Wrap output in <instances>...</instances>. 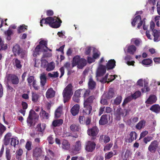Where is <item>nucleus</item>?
I'll return each instance as SVG.
<instances>
[{"instance_id": "1", "label": "nucleus", "mask_w": 160, "mask_h": 160, "mask_svg": "<svg viewBox=\"0 0 160 160\" xmlns=\"http://www.w3.org/2000/svg\"><path fill=\"white\" fill-rule=\"evenodd\" d=\"M58 21H57L56 19H55L52 17H48L46 18L45 19H42L40 21L41 26H42V23L43 22H44L45 24H48L49 25L54 28H58L60 26V23L62 21L60 19H58Z\"/></svg>"}, {"instance_id": "2", "label": "nucleus", "mask_w": 160, "mask_h": 160, "mask_svg": "<svg viewBox=\"0 0 160 160\" xmlns=\"http://www.w3.org/2000/svg\"><path fill=\"white\" fill-rule=\"evenodd\" d=\"M87 64V60L85 59L81 58L79 56H76L73 58V66H77L79 69H82Z\"/></svg>"}, {"instance_id": "3", "label": "nucleus", "mask_w": 160, "mask_h": 160, "mask_svg": "<svg viewBox=\"0 0 160 160\" xmlns=\"http://www.w3.org/2000/svg\"><path fill=\"white\" fill-rule=\"evenodd\" d=\"M72 84H69L63 90L62 95L64 103L67 102L71 98L72 95Z\"/></svg>"}, {"instance_id": "4", "label": "nucleus", "mask_w": 160, "mask_h": 160, "mask_svg": "<svg viewBox=\"0 0 160 160\" xmlns=\"http://www.w3.org/2000/svg\"><path fill=\"white\" fill-rule=\"evenodd\" d=\"M38 117V115L33 110H31L27 120L28 125L30 127L34 126L35 123V120L37 119Z\"/></svg>"}, {"instance_id": "5", "label": "nucleus", "mask_w": 160, "mask_h": 160, "mask_svg": "<svg viewBox=\"0 0 160 160\" xmlns=\"http://www.w3.org/2000/svg\"><path fill=\"white\" fill-rule=\"evenodd\" d=\"M159 145L157 140L152 141L148 147V150L151 153H155L157 151Z\"/></svg>"}, {"instance_id": "6", "label": "nucleus", "mask_w": 160, "mask_h": 160, "mask_svg": "<svg viewBox=\"0 0 160 160\" xmlns=\"http://www.w3.org/2000/svg\"><path fill=\"white\" fill-rule=\"evenodd\" d=\"M12 51L15 55H19L22 58L24 56L23 54H24V52H22L20 47L19 45L16 44L13 47Z\"/></svg>"}, {"instance_id": "7", "label": "nucleus", "mask_w": 160, "mask_h": 160, "mask_svg": "<svg viewBox=\"0 0 160 160\" xmlns=\"http://www.w3.org/2000/svg\"><path fill=\"white\" fill-rule=\"evenodd\" d=\"M136 23H138L137 28L139 29L143 23V21L141 20V17L140 15L136 16L132 21L131 24L132 26H134Z\"/></svg>"}, {"instance_id": "8", "label": "nucleus", "mask_w": 160, "mask_h": 160, "mask_svg": "<svg viewBox=\"0 0 160 160\" xmlns=\"http://www.w3.org/2000/svg\"><path fill=\"white\" fill-rule=\"evenodd\" d=\"M92 107L91 105L84 104V109L83 110V114L84 115H88L91 116L92 115Z\"/></svg>"}, {"instance_id": "9", "label": "nucleus", "mask_w": 160, "mask_h": 160, "mask_svg": "<svg viewBox=\"0 0 160 160\" xmlns=\"http://www.w3.org/2000/svg\"><path fill=\"white\" fill-rule=\"evenodd\" d=\"M96 145L94 142L89 141L87 143L86 149L88 152H92L95 149Z\"/></svg>"}, {"instance_id": "10", "label": "nucleus", "mask_w": 160, "mask_h": 160, "mask_svg": "<svg viewBox=\"0 0 160 160\" xmlns=\"http://www.w3.org/2000/svg\"><path fill=\"white\" fill-rule=\"evenodd\" d=\"M106 67L102 65H99L97 72V76L100 77L103 75L106 72Z\"/></svg>"}, {"instance_id": "11", "label": "nucleus", "mask_w": 160, "mask_h": 160, "mask_svg": "<svg viewBox=\"0 0 160 160\" xmlns=\"http://www.w3.org/2000/svg\"><path fill=\"white\" fill-rule=\"evenodd\" d=\"M105 95L106 98L108 99H110L115 96L114 90L112 88H109L108 92L105 93Z\"/></svg>"}, {"instance_id": "12", "label": "nucleus", "mask_w": 160, "mask_h": 160, "mask_svg": "<svg viewBox=\"0 0 160 160\" xmlns=\"http://www.w3.org/2000/svg\"><path fill=\"white\" fill-rule=\"evenodd\" d=\"M98 132V129L96 127H94L92 128L88 129V133L89 136L94 137L96 136Z\"/></svg>"}, {"instance_id": "13", "label": "nucleus", "mask_w": 160, "mask_h": 160, "mask_svg": "<svg viewBox=\"0 0 160 160\" xmlns=\"http://www.w3.org/2000/svg\"><path fill=\"white\" fill-rule=\"evenodd\" d=\"M8 80L11 81L12 83L13 84H18L19 83V79L17 76L14 75H10Z\"/></svg>"}, {"instance_id": "14", "label": "nucleus", "mask_w": 160, "mask_h": 160, "mask_svg": "<svg viewBox=\"0 0 160 160\" xmlns=\"http://www.w3.org/2000/svg\"><path fill=\"white\" fill-rule=\"evenodd\" d=\"M40 44L38 45L40 46V48L41 50V51L46 52V50L45 48L48 49L47 47V41L44 40H42L39 42Z\"/></svg>"}, {"instance_id": "15", "label": "nucleus", "mask_w": 160, "mask_h": 160, "mask_svg": "<svg viewBox=\"0 0 160 160\" xmlns=\"http://www.w3.org/2000/svg\"><path fill=\"white\" fill-rule=\"evenodd\" d=\"M108 74H107L103 78L101 82L103 83L107 82L108 83L112 80H114L115 78V76L110 75L109 78H108Z\"/></svg>"}, {"instance_id": "16", "label": "nucleus", "mask_w": 160, "mask_h": 160, "mask_svg": "<svg viewBox=\"0 0 160 160\" xmlns=\"http://www.w3.org/2000/svg\"><path fill=\"white\" fill-rule=\"evenodd\" d=\"M117 154V152L116 150H113V151H110L105 153V160H108L111 158L114 155Z\"/></svg>"}, {"instance_id": "17", "label": "nucleus", "mask_w": 160, "mask_h": 160, "mask_svg": "<svg viewBox=\"0 0 160 160\" xmlns=\"http://www.w3.org/2000/svg\"><path fill=\"white\" fill-rule=\"evenodd\" d=\"M108 117L107 115L105 114L102 115L99 121L100 124L104 125L107 123L108 122Z\"/></svg>"}, {"instance_id": "18", "label": "nucleus", "mask_w": 160, "mask_h": 160, "mask_svg": "<svg viewBox=\"0 0 160 160\" xmlns=\"http://www.w3.org/2000/svg\"><path fill=\"white\" fill-rule=\"evenodd\" d=\"M79 106L78 104L74 105L71 110V112L73 116H75L77 114L79 111Z\"/></svg>"}, {"instance_id": "19", "label": "nucleus", "mask_w": 160, "mask_h": 160, "mask_svg": "<svg viewBox=\"0 0 160 160\" xmlns=\"http://www.w3.org/2000/svg\"><path fill=\"white\" fill-rule=\"evenodd\" d=\"M12 134L10 133H7L4 136L3 139V143L4 144L7 146L9 143L10 140L11 138Z\"/></svg>"}, {"instance_id": "20", "label": "nucleus", "mask_w": 160, "mask_h": 160, "mask_svg": "<svg viewBox=\"0 0 160 160\" xmlns=\"http://www.w3.org/2000/svg\"><path fill=\"white\" fill-rule=\"evenodd\" d=\"M62 147L65 150H68L70 148V144L66 140H63L62 142Z\"/></svg>"}, {"instance_id": "21", "label": "nucleus", "mask_w": 160, "mask_h": 160, "mask_svg": "<svg viewBox=\"0 0 160 160\" xmlns=\"http://www.w3.org/2000/svg\"><path fill=\"white\" fill-rule=\"evenodd\" d=\"M153 36L154 37V41L155 42H158L160 40L159 37L160 36V32L156 29H154L152 31Z\"/></svg>"}, {"instance_id": "22", "label": "nucleus", "mask_w": 160, "mask_h": 160, "mask_svg": "<svg viewBox=\"0 0 160 160\" xmlns=\"http://www.w3.org/2000/svg\"><path fill=\"white\" fill-rule=\"evenodd\" d=\"M95 97L93 96H91L89 97L88 98L84 99V104L91 105Z\"/></svg>"}, {"instance_id": "23", "label": "nucleus", "mask_w": 160, "mask_h": 160, "mask_svg": "<svg viewBox=\"0 0 160 160\" xmlns=\"http://www.w3.org/2000/svg\"><path fill=\"white\" fill-rule=\"evenodd\" d=\"M157 99V98L155 95H151L146 101V103L148 104H152L156 102Z\"/></svg>"}, {"instance_id": "24", "label": "nucleus", "mask_w": 160, "mask_h": 160, "mask_svg": "<svg viewBox=\"0 0 160 160\" xmlns=\"http://www.w3.org/2000/svg\"><path fill=\"white\" fill-rule=\"evenodd\" d=\"M42 150L40 148H36L33 151V155L35 157H38L41 155Z\"/></svg>"}, {"instance_id": "25", "label": "nucleus", "mask_w": 160, "mask_h": 160, "mask_svg": "<svg viewBox=\"0 0 160 160\" xmlns=\"http://www.w3.org/2000/svg\"><path fill=\"white\" fill-rule=\"evenodd\" d=\"M116 62L114 59L109 60L107 64V67L108 69H112L116 66Z\"/></svg>"}, {"instance_id": "26", "label": "nucleus", "mask_w": 160, "mask_h": 160, "mask_svg": "<svg viewBox=\"0 0 160 160\" xmlns=\"http://www.w3.org/2000/svg\"><path fill=\"white\" fill-rule=\"evenodd\" d=\"M55 92L52 88L49 89L46 93V97L47 98H50L53 97L55 95Z\"/></svg>"}, {"instance_id": "27", "label": "nucleus", "mask_w": 160, "mask_h": 160, "mask_svg": "<svg viewBox=\"0 0 160 160\" xmlns=\"http://www.w3.org/2000/svg\"><path fill=\"white\" fill-rule=\"evenodd\" d=\"M130 137L128 139V142H132L134 140H136L137 137V134L135 132H132L129 134Z\"/></svg>"}, {"instance_id": "28", "label": "nucleus", "mask_w": 160, "mask_h": 160, "mask_svg": "<svg viewBox=\"0 0 160 160\" xmlns=\"http://www.w3.org/2000/svg\"><path fill=\"white\" fill-rule=\"evenodd\" d=\"M12 62L14 66H15L18 68H21L22 66L21 64V62L17 58L13 59Z\"/></svg>"}, {"instance_id": "29", "label": "nucleus", "mask_w": 160, "mask_h": 160, "mask_svg": "<svg viewBox=\"0 0 160 160\" xmlns=\"http://www.w3.org/2000/svg\"><path fill=\"white\" fill-rule=\"evenodd\" d=\"M40 79L41 84L43 87L44 86L47 80V78L45 74L43 73L41 74Z\"/></svg>"}, {"instance_id": "30", "label": "nucleus", "mask_w": 160, "mask_h": 160, "mask_svg": "<svg viewBox=\"0 0 160 160\" xmlns=\"http://www.w3.org/2000/svg\"><path fill=\"white\" fill-rule=\"evenodd\" d=\"M63 122V120L59 119L54 120L52 122V125L54 127L59 126L62 125Z\"/></svg>"}, {"instance_id": "31", "label": "nucleus", "mask_w": 160, "mask_h": 160, "mask_svg": "<svg viewBox=\"0 0 160 160\" xmlns=\"http://www.w3.org/2000/svg\"><path fill=\"white\" fill-rule=\"evenodd\" d=\"M103 139V141L105 143H108L110 141V138L109 136L106 135L104 136L103 135L101 136L99 140L101 142H102Z\"/></svg>"}, {"instance_id": "32", "label": "nucleus", "mask_w": 160, "mask_h": 160, "mask_svg": "<svg viewBox=\"0 0 160 160\" xmlns=\"http://www.w3.org/2000/svg\"><path fill=\"white\" fill-rule=\"evenodd\" d=\"M55 67V64L53 62H52L49 63H48L46 66V70L48 71H50L53 70Z\"/></svg>"}, {"instance_id": "33", "label": "nucleus", "mask_w": 160, "mask_h": 160, "mask_svg": "<svg viewBox=\"0 0 160 160\" xmlns=\"http://www.w3.org/2000/svg\"><path fill=\"white\" fill-rule=\"evenodd\" d=\"M64 67L67 69L68 72H69L74 67L73 66V60L72 61V65H71L70 62H67L64 64Z\"/></svg>"}, {"instance_id": "34", "label": "nucleus", "mask_w": 160, "mask_h": 160, "mask_svg": "<svg viewBox=\"0 0 160 160\" xmlns=\"http://www.w3.org/2000/svg\"><path fill=\"white\" fill-rule=\"evenodd\" d=\"M136 50V47L134 45H132L128 47V52L131 54H133Z\"/></svg>"}, {"instance_id": "35", "label": "nucleus", "mask_w": 160, "mask_h": 160, "mask_svg": "<svg viewBox=\"0 0 160 160\" xmlns=\"http://www.w3.org/2000/svg\"><path fill=\"white\" fill-rule=\"evenodd\" d=\"M70 128L71 131L72 132L78 131L80 128L79 126L75 124H72L70 127Z\"/></svg>"}, {"instance_id": "36", "label": "nucleus", "mask_w": 160, "mask_h": 160, "mask_svg": "<svg viewBox=\"0 0 160 160\" xmlns=\"http://www.w3.org/2000/svg\"><path fill=\"white\" fill-rule=\"evenodd\" d=\"M62 107H59L56 110L55 112V116L56 117L58 118L62 114Z\"/></svg>"}, {"instance_id": "37", "label": "nucleus", "mask_w": 160, "mask_h": 160, "mask_svg": "<svg viewBox=\"0 0 160 160\" xmlns=\"http://www.w3.org/2000/svg\"><path fill=\"white\" fill-rule=\"evenodd\" d=\"M88 84L89 89H92L95 88L96 84L92 78H89Z\"/></svg>"}, {"instance_id": "38", "label": "nucleus", "mask_w": 160, "mask_h": 160, "mask_svg": "<svg viewBox=\"0 0 160 160\" xmlns=\"http://www.w3.org/2000/svg\"><path fill=\"white\" fill-rule=\"evenodd\" d=\"M150 109L155 112L157 113L160 110V107L158 105H154L151 107Z\"/></svg>"}, {"instance_id": "39", "label": "nucleus", "mask_w": 160, "mask_h": 160, "mask_svg": "<svg viewBox=\"0 0 160 160\" xmlns=\"http://www.w3.org/2000/svg\"><path fill=\"white\" fill-rule=\"evenodd\" d=\"M146 121L142 120L140 121L136 125V128L138 129H140L145 125Z\"/></svg>"}, {"instance_id": "40", "label": "nucleus", "mask_w": 160, "mask_h": 160, "mask_svg": "<svg viewBox=\"0 0 160 160\" xmlns=\"http://www.w3.org/2000/svg\"><path fill=\"white\" fill-rule=\"evenodd\" d=\"M81 147V143L79 141L76 142L74 146V151H78L80 150Z\"/></svg>"}, {"instance_id": "41", "label": "nucleus", "mask_w": 160, "mask_h": 160, "mask_svg": "<svg viewBox=\"0 0 160 160\" xmlns=\"http://www.w3.org/2000/svg\"><path fill=\"white\" fill-rule=\"evenodd\" d=\"M41 116L43 118L48 119L49 118V114L48 113L46 112L45 111L42 109L40 112Z\"/></svg>"}, {"instance_id": "42", "label": "nucleus", "mask_w": 160, "mask_h": 160, "mask_svg": "<svg viewBox=\"0 0 160 160\" xmlns=\"http://www.w3.org/2000/svg\"><path fill=\"white\" fill-rule=\"evenodd\" d=\"M39 97V95L38 94L36 93L32 92V100L33 102H37L38 100Z\"/></svg>"}, {"instance_id": "43", "label": "nucleus", "mask_w": 160, "mask_h": 160, "mask_svg": "<svg viewBox=\"0 0 160 160\" xmlns=\"http://www.w3.org/2000/svg\"><path fill=\"white\" fill-rule=\"evenodd\" d=\"M19 143V141L18 140L13 138H11V141L10 142V145L11 146H13L14 147H15L17 145H18Z\"/></svg>"}, {"instance_id": "44", "label": "nucleus", "mask_w": 160, "mask_h": 160, "mask_svg": "<svg viewBox=\"0 0 160 160\" xmlns=\"http://www.w3.org/2000/svg\"><path fill=\"white\" fill-rule=\"evenodd\" d=\"M122 100V97L120 96H118L114 99V104L116 105H118L121 103Z\"/></svg>"}, {"instance_id": "45", "label": "nucleus", "mask_w": 160, "mask_h": 160, "mask_svg": "<svg viewBox=\"0 0 160 160\" xmlns=\"http://www.w3.org/2000/svg\"><path fill=\"white\" fill-rule=\"evenodd\" d=\"M45 127L46 126L45 124H42V127H41V124H38L37 126V129L38 131L42 132L45 129Z\"/></svg>"}, {"instance_id": "46", "label": "nucleus", "mask_w": 160, "mask_h": 160, "mask_svg": "<svg viewBox=\"0 0 160 160\" xmlns=\"http://www.w3.org/2000/svg\"><path fill=\"white\" fill-rule=\"evenodd\" d=\"M133 99V98L132 95L128 96L124 99L122 103V106H124L126 103L131 101Z\"/></svg>"}, {"instance_id": "47", "label": "nucleus", "mask_w": 160, "mask_h": 160, "mask_svg": "<svg viewBox=\"0 0 160 160\" xmlns=\"http://www.w3.org/2000/svg\"><path fill=\"white\" fill-rule=\"evenodd\" d=\"M131 59V57L129 55H127L126 56L125 58V60L126 61H127V63L128 65H134V63L135 62L134 61H132V62H130L128 61V60H130Z\"/></svg>"}, {"instance_id": "48", "label": "nucleus", "mask_w": 160, "mask_h": 160, "mask_svg": "<svg viewBox=\"0 0 160 160\" xmlns=\"http://www.w3.org/2000/svg\"><path fill=\"white\" fill-rule=\"evenodd\" d=\"M40 45H38L35 48L33 53V56L35 57L39 54V52L41 51Z\"/></svg>"}, {"instance_id": "49", "label": "nucleus", "mask_w": 160, "mask_h": 160, "mask_svg": "<svg viewBox=\"0 0 160 160\" xmlns=\"http://www.w3.org/2000/svg\"><path fill=\"white\" fill-rule=\"evenodd\" d=\"M44 57V56H43L41 60V66L43 68H46V66L48 63V62L46 60L44 59L43 58Z\"/></svg>"}, {"instance_id": "50", "label": "nucleus", "mask_w": 160, "mask_h": 160, "mask_svg": "<svg viewBox=\"0 0 160 160\" xmlns=\"http://www.w3.org/2000/svg\"><path fill=\"white\" fill-rule=\"evenodd\" d=\"M48 75L51 78H56L58 77V72H54L52 73H48Z\"/></svg>"}, {"instance_id": "51", "label": "nucleus", "mask_w": 160, "mask_h": 160, "mask_svg": "<svg viewBox=\"0 0 160 160\" xmlns=\"http://www.w3.org/2000/svg\"><path fill=\"white\" fill-rule=\"evenodd\" d=\"M152 62L151 60L149 59H145L142 60V63L145 65H149Z\"/></svg>"}, {"instance_id": "52", "label": "nucleus", "mask_w": 160, "mask_h": 160, "mask_svg": "<svg viewBox=\"0 0 160 160\" xmlns=\"http://www.w3.org/2000/svg\"><path fill=\"white\" fill-rule=\"evenodd\" d=\"M27 26L25 25H22L20 26L19 27L18 32L19 33H21L25 31V30L27 29Z\"/></svg>"}, {"instance_id": "53", "label": "nucleus", "mask_w": 160, "mask_h": 160, "mask_svg": "<svg viewBox=\"0 0 160 160\" xmlns=\"http://www.w3.org/2000/svg\"><path fill=\"white\" fill-rule=\"evenodd\" d=\"M6 156L7 160H10L11 156L10 154V149L8 148L6 149Z\"/></svg>"}, {"instance_id": "54", "label": "nucleus", "mask_w": 160, "mask_h": 160, "mask_svg": "<svg viewBox=\"0 0 160 160\" xmlns=\"http://www.w3.org/2000/svg\"><path fill=\"white\" fill-rule=\"evenodd\" d=\"M113 144L111 143H110L107 144L105 146H104V151H106L109 150L112 147Z\"/></svg>"}, {"instance_id": "55", "label": "nucleus", "mask_w": 160, "mask_h": 160, "mask_svg": "<svg viewBox=\"0 0 160 160\" xmlns=\"http://www.w3.org/2000/svg\"><path fill=\"white\" fill-rule=\"evenodd\" d=\"M6 130V128L2 124L0 123V135H2Z\"/></svg>"}, {"instance_id": "56", "label": "nucleus", "mask_w": 160, "mask_h": 160, "mask_svg": "<svg viewBox=\"0 0 160 160\" xmlns=\"http://www.w3.org/2000/svg\"><path fill=\"white\" fill-rule=\"evenodd\" d=\"M32 142L30 141H28L26 144L25 147L26 149L28 151L32 149Z\"/></svg>"}, {"instance_id": "57", "label": "nucleus", "mask_w": 160, "mask_h": 160, "mask_svg": "<svg viewBox=\"0 0 160 160\" xmlns=\"http://www.w3.org/2000/svg\"><path fill=\"white\" fill-rule=\"evenodd\" d=\"M5 33L8 36L7 39L8 40H10L11 38L10 36L12 34V31L11 30L8 29L6 32H5Z\"/></svg>"}, {"instance_id": "58", "label": "nucleus", "mask_w": 160, "mask_h": 160, "mask_svg": "<svg viewBox=\"0 0 160 160\" xmlns=\"http://www.w3.org/2000/svg\"><path fill=\"white\" fill-rule=\"evenodd\" d=\"M82 91V89H79L76 90L74 93V96L76 97H80L81 96V92Z\"/></svg>"}, {"instance_id": "59", "label": "nucleus", "mask_w": 160, "mask_h": 160, "mask_svg": "<svg viewBox=\"0 0 160 160\" xmlns=\"http://www.w3.org/2000/svg\"><path fill=\"white\" fill-rule=\"evenodd\" d=\"M103 96H102L101 98L100 101V103L103 105H107L108 104V102L107 100L103 98Z\"/></svg>"}, {"instance_id": "60", "label": "nucleus", "mask_w": 160, "mask_h": 160, "mask_svg": "<svg viewBox=\"0 0 160 160\" xmlns=\"http://www.w3.org/2000/svg\"><path fill=\"white\" fill-rule=\"evenodd\" d=\"M141 94V93L139 91H137L133 94H132V95L133 98L136 99L140 96Z\"/></svg>"}, {"instance_id": "61", "label": "nucleus", "mask_w": 160, "mask_h": 160, "mask_svg": "<svg viewBox=\"0 0 160 160\" xmlns=\"http://www.w3.org/2000/svg\"><path fill=\"white\" fill-rule=\"evenodd\" d=\"M121 110V108H118L117 110V112L118 113V114L116 115V119L118 120H120L121 119L120 115H121V114L120 113V111Z\"/></svg>"}, {"instance_id": "62", "label": "nucleus", "mask_w": 160, "mask_h": 160, "mask_svg": "<svg viewBox=\"0 0 160 160\" xmlns=\"http://www.w3.org/2000/svg\"><path fill=\"white\" fill-rule=\"evenodd\" d=\"M150 1V2L152 3L153 4V5H155L157 2V6H160V0H149Z\"/></svg>"}, {"instance_id": "63", "label": "nucleus", "mask_w": 160, "mask_h": 160, "mask_svg": "<svg viewBox=\"0 0 160 160\" xmlns=\"http://www.w3.org/2000/svg\"><path fill=\"white\" fill-rule=\"evenodd\" d=\"M152 139V138L151 137H147L143 139V141L146 144H147L148 142H150Z\"/></svg>"}, {"instance_id": "64", "label": "nucleus", "mask_w": 160, "mask_h": 160, "mask_svg": "<svg viewBox=\"0 0 160 160\" xmlns=\"http://www.w3.org/2000/svg\"><path fill=\"white\" fill-rule=\"evenodd\" d=\"M47 140L48 141L49 143L50 144H52L54 142L53 138L51 135L48 137Z\"/></svg>"}]
</instances>
